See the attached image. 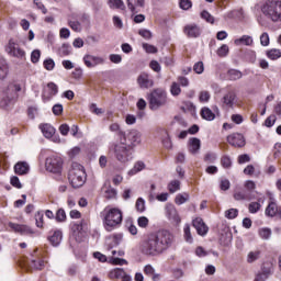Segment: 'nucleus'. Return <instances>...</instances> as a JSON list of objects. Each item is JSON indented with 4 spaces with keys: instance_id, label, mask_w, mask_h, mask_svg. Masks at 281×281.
Listing matches in <instances>:
<instances>
[{
    "instance_id": "obj_60",
    "label": "nucleus",
    "mask_w": 281,
    "mask_h": 281,
    "mask_svg": "<svg viewBox=\"0 0 281 281\" xmlns=\"http://www.w3.org/2000/svg\"><path fill=\"white\" fill-rule=\"evenodd\" d=\"M90 111H91V113H94V115H102V113H104V110L98 108V105L95 103H92L90 105Z\"/></svg>"
},
{
    "instance_id": "obj_20",
    "label": "nucleus",
    "mask_w": 281,
    "mask_h": 281,
    "mask_svg": "<svg viewBox=\"0 0 281 281\" xmlns=\"http://www.w3.org/2000/svg\"><path fill=\"white\" fill-rule=\"evenodd\" d=\"M48 240L53 247H58V245H60V240H63V232L54 231L50 233V236H48Z\"/></svg>"
},
{
    "instance_id": "obj_32",
    "label": "nucleus",
    "mask_w": 281,
    "mask_h": 281,
    "mask_svg": "<svg viewBox=\"0 0 281 281\" xmlns=\"http://www.w3.org/2000/svg\"><path fill=\"white\" fill-rule=\"evenodd\" d=\"M269 276H271V269L262 270L255 277L254 281H267Z\"/></svg>"
},
{
    "instance_id": "obj_57",
    "label": "nucleus",
    "mask_w": 281,
    "mask_h": 281,
    "mask_svg": "<svg viewBox=\"0 0 281 281\" xmlns=\"http://www.w3.org/2000/svg\"><path fill=\"white\" fill-rule=\"evenodd\" d=\"M40 59H41V50L38 49L33 50L31 54V61L36 64L38 63Z\"/></svg>"
},
{
    "instance_id": "obj_13",
    "label": "nucleus",
    "mask_w": 281,
    "mask_h": 281,
    "mask_svg": "<svg viewBox=\"0 0 281 281\" xmlns=\"http://www.w3.org/2000/svg\"><path fill=\"white\" fill-rule=\"evenodd\" d=\"M183 33L189 38H196L198 36H201V27L196 24H188L184 26Z\"/></svg>"
},
{
    "instance_id": "obj_11",
    "label": "nucleus",
    "mask_w": 281,
    "mask_h": 281,
    "mask_svg": "<svg viewBox=\"0 0 281 281\" xmlns=\"http://www.w3.org/2000/svg\"><path fill=\"white\" fill-rule=\"evenodd\" d=\"M137 85L140 89H150L155 85V81L150 78V75L147 72H142L137 77Z\"/></svg>"
},
{
    "instance_id": "obj_64",
    "label": "nucleus",
    "mask_w": 281,
    "mask_h": 281,
    "mask_svg": "<svg viewBox=\"0 0 281 281\" xmlns=\"http://www.w3.org/2000/svg\"><path fill=\"white\" fill-rule=\"evenodd\" d=\"M69 25H70L71 30H74V32H80V30H82V26H81L80 22H78V21H71V22H69Z\"/></svg>"
},
{
    "instance_id": "obj_24",
    "label": "nucleus",
    "mask_w": 281,
    "mask_h": 281,
    "mask_svg": "<svg viewBox=\"0 0 281 281\" xmlns=\"http://www.w3.org/2000/svg\"><path fill=\"white\" fill-rule=\"evenodd\" d=\"M105 199H115L117 196V191L111 187V183H105L102 188Z\"/></svg>"
},
{
    "instance_id": "obj_5",
    "label": "nucleus",
    "mask_w": 281,
    "mask_h": 281,
    "mask_svg": "<svg viewBox=\"0 0 281 281\" xmlns=\"http://www.w3.org/2000/svg\"><path fill=\"white\" fill-rule=\"evenodd\" d=\"M111 150L114 153L117 161H121L122 164H126V161H128V158L133 154L131 151L133 150V147L124 142L112 145Z\"/></svg>"
},
{
    "instance_id": "obj_23",
    "label": "nucleus",
    "mask_w": 281,
    "mask_h": 281,
    "mask_svg": "<svg viewBox=\"0 0 281 281\" xmlns=\"http://www.w3.org/2000/svg\"><path fill=\"white\" fill-rule=\"evenodd\" d=\"M201 150V139L199 138H191L189 140V153L192 155H196Z\"/></svg>"
},
{
    "instance_id": "obj_52",
    "label": "nucleus",
    "mask_w": 281,
    "mask_h": 281,
    "mask_svg": "<svg viewBox=\"0 0 281 281\" xmlns=\"http://www.w3.org/2000/svg\"><path fill=\"white\" fill-rule=\"evenodd\" d=\"M179 5L181 10H190L192 8V0H180Z\"/></svg>"
},
{
    "instance_id": "obj_29",
    "label": "nucleus",
    "mask_w": 281,
    "mask_h": 281,
    "mask_svg": "<svg viewBox=\"0 0 281 281\" xmlns=\"http://www.w3.org/2000/svg\"><path fill=\"white\" fill-rule=\"evenodd\" d=\"M126 272L124 271V269L122 268H116L114 270H112L110 272V278L111 280H122L123 276L125 274Z\"/></svg>"
},
{
    "instance_id": "obj_45",
    "label": "nucleus",
    "mask_w": 281,
    "mask_h": 281,
    "mask_svg": "<svg viewBox=\"0 0 281 281\" xmlns=\"http://www.w3.org/2000/svg\"><path fill=\"white\" fill-rule=\"evenodd\" d=\"M188 199H190L188 194H178L175 201L177 205H183V203H186Z\"/></svg>"
},
{
    "instance_id": "obj_18",
    "label": "nucleus",
    "mask_w": 281,
    "mask_h": 281,
    "mask_svg": "<svg viewBox=\"0 0 281 281\" xmlns=\"http://www.w3.org/2000/svg\"><path fill=\"white\" fill-rule=\"evenodd\" d=\"M233 196L235 201H254V199H256L254 194L247 192L246 190L244 191L237 190L235 191Z\"/></svg>"
},
{
    "instance_id": "obj_26",
    "label": "nucleus",
    "mask_w": 281,
    "mask_h": 281,
    "mask_svg": "<svg viewBox=\"0 0 281 281\" xmlns=\"http://www.w3.org/2000/svg\"><path fill=\"white\" fill-rule=\"evenodd\" d=\"M235 45H246L251 46L254 45V38L249 35H243L241 37L234 41Z\"/></svg>"
},
{
    "instance_id": "obj_63",
    "label": "nucleus",
    "mask_w": 281,
    "mask_h": 281,
    "mask_svg": "<svg viewBox=\"0 0 281 281\" xmlns=\"http://www.w3.org/2000/svg\"><path fill=\"white\" fill-rule=\"evenodd\" d=\"M260 44L263 47H267L269 45V34L268 33H262L260 36Z\"/></svg>"
},
{
    "instance_id": "obj_17",
    "label": "nucleus",
    "mask_w": 281,
    "mask_h": 281,
    "mask_svg": "<svg viewBox=\"0 0 281 281\" xmlns=\"http://www.w3.org/2000/svg\"><path fill=\"white\" fill-rule=\"evenodd\" d=\"M9 227L13 229V232H16L18 234H22V235L34 234V231H32V228L25 225L9 223Z\"/></svg>"
},
{
    "instance_id": "obj_4",
    "label": "nucleus",
    "mask_w": 281,
    "mask_h": 281,
    "mask_svg": "<svg viewBox=\"0 0 281 281\" xmlns=\"http://www.w3.org/2000/svg\"><path fill=\"white\" fill-rule=\"evenodd\" d=\"M68 181L74 188H82V186L87 183V172H85V167L74 164L68 172Z\"/></svg>"
},
{
    "instance_id": "obj_15",
    "label": "nucleus",
    "mask_w": 281,
    "mask_h": 281,
    "mask_svg": "<svg viewBox=\"0 0 281 281\" xmlns=\"http://www.w3.org/2000/svg\"><path fill=\"white\" fill-rule=\"evenodd\" d=\"M126 139L130 142V146H137L142 144V133H139L137 130H132L126 135Z\"/></svg>"
},
{
    "instance_id": "obj_36",
    "label": "nucleus",
    "mask_w": 281,
    "mask_h": 281,
    "mask_svg": "<svg viewBox=\"0 0 281 281\" xmlns=\"http://www.w3.org/2000/svg\"><path fill=\"white\" fill-rule=\"evenodd\" d=\"M181 189V182L179 180H173L168 184V190L171 194L178 192Z\"/></svg>"
},
{
    "instance_id": "obj_7",
    "label": "nucleus",
    "mask_w": 281,
    "mask_h": 281,
    "mask_svg": "<svg viewBox=\"0 0 281 281\" xmlns=\"http://www.w3.org/2000/svg\"><path fill=\"white\" fill-rule=\"evenodd\" d=\"M45 168L48 172L58 175L63 170V158L58 156H50L46 158Z\"/></svg>"
},
{
    "instance_id": "obj_51",
    "label": "nucleus",
    "mask_w": 281,
    "mask_h": 281,
    "mask_svg": "<svg viewBox=\"0 0 281 281\" xmlns=\"http://www.w3.org/2000/svg\"><path fill=\"white\" fill-rule=\"evenodd\" d=\"M43 212H37L35 213V223H36V227H43Z\"/></svg>"
},
{
    "instance_id": "obj_37",
    "label": "nucleus",
    "mask_w": 281,
    "mask_h": 281,
    "mask_svg": "<svg viewBox=\"0 0 281 281\" xmlns=\"http://www.w3.org/2000/svg\"><path fill=\"white\" fill-rule=\"evenodd\" d=\"M267 56L271 60H278V58H281V50L277 48L270 49L268 50Z\"/></svg>"
},
{
    "instance_id": "obj_39",
    "label": "nucleus",
    "mask_w": 281,
    "mask_h": 281,
    "mask_svg": "<svg viewBox=\"0 0 281 281\" xmlns=\"http://www.w3.org/2000/svg\"><path fill=\"white\" fill-rule=\"evenodd\" d=\"M229 54V46L227 44H223L218 49H217V56L221 58H225Z\"/></svg>"
},
{
    "instance_id": "obj_47",
    "label": "nucleus",
    "mask_w": 281,
    "mask_h": 281,
    "mask_svg": "<svg viewBox=\"0 0 281 281\" xmlns=\"http://www.w3.org/2000/svg\"><path fill=\"white\" fill-rule=\"evenodd\" d=\"M193 71H195V74H203V71H205V66L203 65V61L195 63L193 66Z\"/></svg>"
},
{
    "instance_id": "obj_42",
    "label": "nucleus",
    "mask_w": 281,
    "mask_h": 281,
    "mask_svg": "<svg viewBox=\"0 0 281 281\" xmlns=\"http://www.w3.org/2000/svg\"><path fill=\"white\" fill-rule=\"evenodd\" d=\"M259 236L260 238H263V240H268V238H271V229L270 228L259 229Z\"/></svg>"
},
{
    "instance_id": "obj_33",
    "label": "nucleus",
    "mask_w": 281,
    "mask_h": 281,
    "mask_svg": "<svg viewBox=\"0 0 281 281\" xmlns=\"http://www.w3.org/2000/svg\"><path fill=\"white\" fill-rule=\"evenodd\" d=\"M227 78L228 80H240V78H243V72L236 69H231L227 72Z\"/></svg>"
},
{
    "instance_id": "obj_34",
    "label": "nucleus",
    "mask_w": 281,
    "mask_h": 281,
    "mask_svg": "<svg viewBox=\"0 0 281 281\" xmlns=\"http://www.w3.org/2000/svg\"><path fill=\"white\" fill-rule=\"evenodd\" d=\"M260 250H252L250 252H248L247 255V262L251 263V262H256V260L260 259Z\"/></svg>"
},
{
    "instance_id": "obj_58",
    "label": "nucleus",
    "mask_w": 281,
    "mask_h": 281,
    "mask_svg": "<svg viewBox=\"0 0 281 281\" xmlns=\"http://www.w3.org/2000/svg\"><path fill=\"white\" fill-rule=\"evenodd\" d=\"M139 36L143 38H146L147 41H150L153 38V33L149 30H140L138 31Z\"/></svg>"
},
{
    "instance_id": "obj_61",
    "label": "nucleus",
    "mask_w": 281,
    "mask_h": 281,
    "mask_svg": "<svg viewBox=\"0 0 281 281\" xmlns=\"http://www.w3.org/2000/svg\"><path fill=\"white\" fill-rule=\"evenodd\" d=\"M200 102H210V92L201 91L199 97Z\"/></svg>"
},
{
    "instance_id": "obj_46",
    "label": "nucleus",
    "mask_w": 281,
    "mask_h": 281,
    "mask_svg": "<svg viewBox=\"0 0 281 281\" xmlns=\"http://www.w3.org/2000/svg\"><path fill=\"white\" fill-rule=\"evenodd\" d=\"M66 220H67V214L65 213V210L59 209L56 213V221H58V223H63Z\"/></svg>"
},
{
    "instance_id": "obj_10",
    "label": "nucleus",
    "mask_w": 281,
    "mask_h": 281,
    "mask_svg": "<svg viewBox=\"0 0 281 281\" xmlns=\"http://www.w3.org/2000/svg\"><path fill=\"white\" fill-rule=\"evenodd\" d=\"M227 142L235 148H243L245 146V136L240 133H233L227 136Z\"/></svg>"
},
{
    "instance_id": "obj_50",
    "label": "nucleus",
    "mask_w": 281,
    "mask_h": 281,
    "mask_svg": "<svg viewBox=\"0 0 281 281\" xmlns=\"http://www.w3.org/2000/svg\"><path fill=\"white\" fill-rule=\"evenodd\" d=\"M59 53L61 54V56H69V54H71V46L64 44L60 49Z\"/></svg>"
},
{
    "instance_id": "obj_12",
    "label": "nucleus",
    "mask_w": 281,
    "mask_h": 281,
    "mask_svg": "<svg viewBox=\"0 0 281 281\" xmlns=\"http://www.w3.org/2000/svg\"><path fill=\"white\" fill-rule=\"evenodd\" d=\"M166 215L169 221H172V223H176V225H179V223H181V217L179 216V213L177 212L175 205L168 204L166 206Z\"/></svg>"
},
{
    "instance_id": "obj_25",
    "label": "nucleus",
    "mask_w": 281,
    "mask_h": 281,
    "mask_svg": "<svg viewBox=\"0 0 281 281\" xmlns=\"http://www.w3.org/2000/svg\"><path fill=\"white\" fill-rule=\"evenodd\" d=\"M200 115L203 120H206L207 122H212L215 120L216 114L210 110V108H202Z\"/></svg>"
},
{
    "instance_id": "obj_6",
    "label": "nucleus",
    "mask_w": 281,
    "mask_h": 281,
    "mask_svg": "<svg viewBox=\"0 0 281 281\" xmlns=\"http://www.w3.org/2000/svg\"><path fill=\"white\" fill-rule=\"evenodd\" d=\"M167 102L168 94L162 89H156L149 95V106L153 110H157L159 106H166Z\"/></svg>"
},
{
    "instance_id": "obj_21",
    "label": "nucleus",
    "mask_w": 281,
    "mask_h": 281,
    "mask_svg": "<svg viewBox=\"0 0 281 281\" xmlns=\"http://www.w3.org/2000/svg\"><path fill=\"white\" fill-rule=\"evenodd\" d=\"M146 1L145 0H127V8L133 12L134 14H137V8H144Z\"/></svg>"
},
{
    "instance_id": "obj_55",
    "label": "nucleus",
    "mask_w": 281,
    "mask_h": 281,
    "mask_svg": "<svg viewBox=\"0 0 281 281\" xmlns=\"http://www.w3.org/2000/svg\"><path fill=\"white\" fill-rule=\"evenodd\" d=\"M276 120H278V119L273 114L268 116L265 121V126H267L268 128H271V126H273V124H276Z\"/></svg>"
},
{
    "instance_id": "obj_30",
    "label": "nucleus",
    "mask_w": 281,
    "mask_h": 281,
    "mask_svg": "<svg viewBox=\"0 0 281 281\" xmlns=\"http://www.w3.org/2000/svg\"><path fill=\"white\" fill-rule=\"evenodd\" d=\"M236 100V94L234 92H228L224 95L223 102L226 106H234V102Z\"/></svg>"
},
{
    "instance_id": "obj_41",
    "label": "nucleus",
    "mask_w": 281,
    "mask_h": 281,
    "mask_svg": "<svg viewBox=\"0 0 281 281\" xmlns=\"http://www.w3.org/2000/svg\"><path fill=\"white\" fill-rule=\"evenodd\" d=\"M260 207H262V205H260L259 202H251L248 205V211L250 212V214H256L259 212Z\"/></svg>"
},
{
    "instance_id": "obj_16",
    "label": "nucleus",
    "mask_w": 281,
    "mask_h": 281,
    "mask_svg": "<svg viewBox=\"0 0 281 281\" xmlns=\"http://www.w3.org/2000/svg\"><path fill=\"white\" fill-rule=\"evenodd\" d=\"M193 227L196 229L200 236H205V234L209 232L207 225H205V222H203V218L201 217L193 220Z\"/></svg>"
},
{
    "instance_id": "obj_9",
    "label": "nucleus",
    "mask_w": 281,
    "mask_h": 281,
    "mask_svg": "<svg viewBox=\"0 0 281 281\" xmlns=\"http://www.w3.org/2000/svg\"><path fill=\"white\" fill-rule=\"evenodd\" d=\"M56 93H58V86L54 82H49L47 83V87L44 88L42 98L44 102H49V100H52Z\"/></svg>"
},
{
    "instance_id": "obj_19",
    "label": "nucleus",
    "mask_w": 281,
    "mask_h": 281,
    "mask_svg": "<svg viewBox=\"0 0 281 281\" xmlns=\"http://www.w3.org/2000/svg\"><path fill=\"white\" fill-rule=\"evenodd\" d=\"M40 130L42 131L46 139H52V137H54V135L56 134V128H54V126L47 123L41 124Z\"/></svg>"
},
{
    "instance_id": "obj_35",
    "label": "nucleus",
    "mask_w": 281,
    "mask_h": 281,
    "mask_svg": "<svg viewBox=\"0 0 281 281\" xmlns=\"http://www.w3.org/2000/svg\"><path fill=\"white\" fill-rule=\"evenodd\" d=\"M244 190H246L248 194H254V191L256 190V182H254V180H246L244 182Z\"/></svg>"
},
{
    "instance_id": "obj_49",
    "label": "nucleus",
    "mask_w": 281,
    "mask_h": 281,
    "mask_svg": "<svg viewBox=\"0 0 281 281\" xmlns=\"http://www.w3.org/2000/svg\"><path fill=\"white\" fill-rule=\"evenodd\" d=\"M225 216L226 218H236V216H238V209H229L225 212Z\"/></svg>"
},
{
    "instance_id": "obj_43",
    "label": "nucleus",
    "mask_w": 281,
    "mask_h": 281,
    "mask_svg": "<svg viewBox=\"0 0 281 281\" xmlns=\"http://www.w3.org/2000/svg\"><path fill=\"white\" fill-rule=\"evenodd\" d=\"M171 95H180L181 94V87L179 83L173 82L170 88Z\"/></svg>"
},
{
    "instance_id": "obj_44",
    "label": "nucleus",
    "mask_w": 281,
    "mask_h": 281,
    "mask_svg": "<svg viewBox=\"0 0 281 281\" xmlns=\"http://www.w3.org/2000/svg\"><path fill=\"white\" fill-rule=\"evenodd\" d=\"M137 223H138V227L146 229V227H148V223H150V222H149L148 217L140 216V217H138Z\"/></svg>"
},
{
    "instance_id": "obj_27",
    "label": "nucleus",
    "mask_w": 281,
    "mask_h": 281,
    "mask_svg": "<svg viewBox=\"0 0 281 281\" xmlns=\"http://www.w3.org/2000/svg\"><path fill=\"white\" fill-rule=\"evenodd\" d=\"M108 5L111 10H126V4L123 0H109Z\"/></svg>"
},
{
    "instance_id": "obj_40",
    "label": "nucleus",
    "mask_w": 281,
    "mask_h": 281,
    "mask_svg": "<svg viewBox=\"0 0 281 281\" xmlns=\"http://www.w3.org/2000/svg\"><path fill=\"white\" fill-rule=\"evenodd\" d=\"M143 49H145L146 54H157L158 49L155 45L143 43Z\"/></svg>"
},
{
    "instance_id": "obj_14",
    "label": "nucleus",
    "mask_w": 281,
    "mask_h": 281,
    "mask_svg": "<svg viewBox=\"0 0 281 281\" xmlns=\"http://www.w3.org/2000/svg\"><path fill=\"white\" fill-rule=\"evenodd\" d=\"M83 63L86 67H89L91 69V67H97V65H104V58L95 57L93 55H86L83 57Z\"/></svg>"
},
{
    "instance_id": "obj_28",
    "label": "nucleus",
    "mask_w": 281,
    "mask_h": 281,
    "mask_svg": "<svg viewBox=\"0 0 281 281\" xmlns=\"http://www.w3.org/2000/svg\"><path fill=\"white\" fill-rule=\"evenodd\" d=\"M45 260L41 259V258H37V259H33L31 261V267L33 269H36L37 271H43V269H45Z\"/></svg>"
},
{
    "instance_id": "obj_8",
    "label": "nucleus",
    "mask_w": 281,
    "mask_h": 281,
    "mask_svg": "<svg viewBox=\"0 0 281 281\" xmlns=\"http://www.w3.org/2000/svg\"><path fill=\"white\" fill-rule=\"evenodd\" d=\"M5 52L9 56L13 58H18L19 60H25V50L20 48L19 44L14 41L10 40L8 45L5 46Z\"/></svg>"
},
{
    "instance_id": "obj_53",
    "label": "nucleus",
    "mask_w": 281,
    "mask_h": 281,
    "mask_svg": "<svg viewBox=\"0 0 281 281\" xmlns=\"http://www.w3.org/2000/svg\"><path fill=\"white\" fill-rule=\"evenodd\" d=\"M221 164L223 168H232V158L228 156H223L221 159Z\"/></svg>"
},
{
    "instance_id": "obj_3",
    "label": "nucleus",
    "mask_w": 281,
    "mask_h": 281,
    "mask_svg": "<svg viewBox=\"0 0 281 281\" xmlns=\"http://www.w3.org/2000/svg\"><path fill=\"white\" fill-rule=\"evenodd\" d=\"M261 12L272 23H278L281 21V1L278 0H268L261 7Z\"/></svg>"
},
{
    "instance_id": "obj_38",
    "label": "nucleus",
    "mask_w": 281,
    "mask_h": 281,
    "mask_svg": "<svg viewBox=\"0 0 281 281\" xmlns=\"http://www.w3.org/2000/svg\"><path fill=\"white\" fill-rule=\"evenodd\" d=\"M135 207H136L137 212H140V213L146 212V202L144 201V199L138 198L136 200Z\"/></svg>"
},
{
    "instance_id": "obj_56",
    "label": "nucleus",
    "mask_w": 281,
    "mask_h": 281,
    "mask_svg": "<svg viewBox=\"0 0 281 281\" xmlns=\"http://www.w3.org/2000/svg\"><path fill=\"white\" fill-rule=\"evenodd\" d=\"M54 67H56V63H54V59H46L44 61V68L47 71H52L54 69Z\"/></svg>"
},
{
    "instance_id": "obj_59",
    "label": "nucleus",
    "mask_w": 281,
    "mask_h": 281,
    "mask_svg": "<svg viewBox=\"0 0 281 281\" xmlns=\"http://www.w3.org/2000/svg\"><path fill=\"white\" fill-rule=\"evenodd\" d=\"M237 161L238 164H249V161H251V157H249L247 154H243L238 156Z\"/></svg>"
},
{
    "instance_id": "obj_54",
    "label": "nucleus",
    "mask_w": 281,
    "mask_h": 281,
    "mask_svg": "<svg viewBox=\"0 0 281 281\" xmlns=\"http://www.w3.org/2000/svg\"><path fill=\"white\" fill-rule=\"evenodd\" d=\"M201 16L206 21L207 23L214 24V16L210 14L207 11H202Z\"/></svg>"
},
{
    "instance_id": "obj_1",
    "label": "nucleus",
    "mask_w": 281,
    "mask_h": 281,
    "mask_svg": "<svg viewBox=\"0 0 281 281\" xmlns=\"http://www.w3.org/2000/svg\"><path fill=\"white\" fill-rule=\"evenodd\" d=\"M172 243H175V235L168 231L149 233L140 243V251L145 256H161L172 247Z\"/></svg>"
},
{
    "instance_id": "obj_22",
    "label": "nucleus",
    "mask_w": 281,
    "mask_h": 281,
    "mask_svg": "<svg viewBox=\"0 0 281 281\" xmlns=\"http://www.w3.org/2000/svg\"><path fill=\"white\" fill-rule=\"evenodd\" d=\"M15 175H27L30 172V165L25 161L16 162L14 166Z\"/></svg>"
},
{
    "instance_id": "obj_31",
    "label": "nucleus",
    "mask_w": 281,
    "mask_h": 281,
    "mask_svg": "<svg viewBox=\"0 0 281 281\" xmlns=\"http://www.w3.org/2000/svg\"><path fill=\"white\" fill-rule=\"evenodd\" d=\"M145 168H146V164H144V161H137L134 165V168L128 171V175L133 177V175H137V172H142V170H144Z\"/></svg>"
},
{
    "instance_id": "obj_2",
    "label": "nucleus",
    "mask_w": 281,
    "mask_h": 281,
    "mask_svg": "<svg viewBox=\"0 0 281 281\" xmlns=\"http://www.w3.org/2000/svg\"><path fill=\"white\" fill-rule=\"evenodd\" d=\"M103 225L106 232H113L117 225H122L123 215L122 211L117 207L109 209L106 207L102 212Z\"/></svg>"
},
{
    "instance_id": "obj_48",
    "label": "nucleus",
    "mask_w": 281,
    "mask_h": 281,
    "mask_svg": "<svg viewBox=\"0 0 281 281\" xmlns=\"http://www.w3.org/2000/svg\"><path fill=\"white\" fill-rule=\"evenodd\" d=\"M149 67L153 71H155L156 74H159V71H161V65L159 64V61L157 60H151L149 63Z\"/></svg>"
},
{
    "instance_id": "obj_62",
    "label": "nucleus",
    "mask_w": 281,
    "mask_h": 281,
    "mask_svg": "<svg viewBox=\"0 0 281 281\" xmlns=\"http://www.w3.org/2000/svg\"><path fill=\"white\" fill-rule=\"evenodd\" d=\"M184 239L188 243H192V234L190 233V225L184 226Z\"/></svg>"
}]
</instances>
